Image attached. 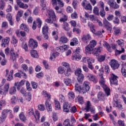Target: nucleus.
<instances>
[{
	"label": "nucleus",
	"instance_id": "obj_3",
	"mask_svg": "<svg viewBox=\"0 0 126 126\" xmlns=\"http://www.w3.org/2000/svg\"><path fill=\"white\" fill-rule=\"evenodd\" d=\"M5 54L7 55V56L10 54V59L12 60L13 63H16V58H19V55L17 53H14V50L12 48L9 51V48L7 47L5 49Z\"/></svg>",
	"mask_w": 126,
	"mask_h": 126
},
{
	"label": "nucleus",
	"instance_id": "obj_39",
	"mask_svg": "<svg viewBox=\"0 0 126 126\" xmlns=\"http://www.w3.org/2000/svg\"><path fill=\"white\" fill-rule=\"evenodd\" d=\"M36 25L38 28H41L42 25V20L40 18H37L36 19Z\"/></svg>",
	"mask_w": 126,
	"mask_h": 126
},
{
	"label": "nucleus",
	"instance_id": "obj_50",
	"mask_svg": "<svg viewBox=\"0 0 126 126\" xmlns=\"http://www.w3.org/2000/svg\"><path fill=\"white\" fill-rule=\"evenodd\" d=\"M58 73H60V74H63L64 73V72H65L64 71V68L62 66H60L58 68Z\"/></svg>",
	"mask_w": 126,
	"mask_h": 126
},
{
	"label": "nucleus",
	"instance_id": "obj_44",
	"mask_svg": "<svg viewBox=\"0 0 126 126\" xmlns=\"http://www.w3.org/2000/svg\"><path fill=\"white\" fill-rule=\"evenodd\" d=\"M22 47L25 50V52H28V46L27 45V43L23 42Z\"/></svg>",
	"mask_w": 126,
	"mask_h": 126
},
{
	"label": "nucleus",
	"instance_id": "obj_33",
	"mask_svg": "<svg viewBox=\"0 0 126 126\" xmlns=\"http://www.w3.org/2000/svg\"><path fill=\"white\" fill-rule=\"evenodd\" d=\"M85 110H86V112H89L91 110V102L90 101L87 102V105Z\"/></svg>",
	"mask_w": 126,
	"mask_h": 126
},
{
	"label": "nucleus",
	"instance_id": "obj_6",
	"mask_svg": "<svg viewBox=\"0 0 126 126\" xmlns=\"http://www.w3.org/2000/svg\"><path fill=\"white\" fill-rule=\"evenodd\" d=\"M74 53L72 57L73 61H79L81 60V56H80V48L78 47L75 51H73Z\"/></svg>",
	"mask_w": 126,
	"mask_h": 126
},
{
	"label": "nucleus",
	"instance_id": "obj_17",
	"mask_svg": "<svg viewBox=\"0 0 126 126\" xmlns=\"http://www.w3.org/2000/svg\"><path fill=\"white\" fill-rule=\"evenodd\" d=\"M38 46V43L36 41V40H34L33 39H31L29 41V46L31 49H35V48H37Z\"/></svg>",
	"mask_w": 126,
	"mask_h": 126
},
{
	"label": "nucleus",
	"instance_id": "obj_61",
	"mask_svg": "<svg viewBox=\"0 0 126 126\" xmlns=\"http://www.w3.org/2000/svg\"><path fill=\"white\" fill-rule=\"evenodd\" d=\"M53 120L54 122H57L58 121L59 117H58V115H57V113H53Z\"/></svg>",
	"mask_w": 126,
	"mask_h": 126
},
{
	"label": "nucleus",
	"instance_id": "obj_64",
	"mask_svg": "<svg viewBox=\"0 0 126 126\" xmlns=\"http://www.w3.org/2000/svg\"><path fill=\"white\" fill-rule=\"evenodd\" d=\"M121 20L122 23H126V17L125 16L121 17Z\"/></svg>",
	"mask_w": 126,
	"mask_h": 126
},
{
	"label": "nucleus",
	"instance_id": "obj_25",
	"mask_svg": "<svg viewBox=\"0 0 126 126\" xmlns=\"http://www.w3.org/2000/svg\"><path fill=\"white\" fill-rule=\"evenodd\" d=\"M45 106L48 112H52V103L50 101V99H47L45 101Z\"/></svg>",
	"mask_w": 126,
	"mask_h": 126
},
{
	"label": "nucleus",
	"instance_id": "obj_51",
	"mask_svg": "<svg viewBox=\"0 0 126 126\" xmlns=\"http://www.w3.org/2000/svg\"><path fill=\"white\" fill-rule=\"evenodd\" d=\"M81 72H82L81 69L78 68L75 71V75L78 76V75H80V74H82Z\"/></svg>",
	"mask_w": 126,
	"mask_h": 126
},
{
	"label": "nucleus",
	"instance_id": "obj_31",
	"mask_svg": "<svg viewBox=\"0 0 126 126\" xmlns=\"http://www.w3.org/2000/svg\"><path fill=\"white\" fill-rule=\"evenodd\" d=\"M68 41V39L66 37L64 36H62L60 38V43H62V44H65V43H67V41Z\"/></svg>",
	"mask_w": 126,
	"mask_h": 126
},
{
	"label": "nucleus",
	"instance_id": "obj_58",
	"mask_svg": "<svg viewBox=\"0 0 126 126\" xmlns=\"http://www.w3.org/2000/svg\"><path fill=\"white\" fill-rule=\"evenodd\" d=\"M70 111L71 113H76V112H77V109H76V107L75 106H74L70 109Z\"/></svg>",
	"mask_w": 126,
	"mask_h": 126
},
{
	"label": "nucleus",
	"instance_id": "obj_63",
	"mask_svg": "<svg viewBox=\"0 0 126 126\" xmlns=\"http://www.w3.org/2000/svg\"><path fill=\"white\" fill-rule=\"evenodd\" d=\"M121 72L123 76H126V70L125 69V68L124 67L122 68Z\"/></svg>",
	"mask_w": 126,
	"mask_h": 126
},
{
	"label": "nucleus",
	"instance_id": "obj_47",
	"mask_svg": "<svg viewBox=\"0 0 126 126\" xmlns=\"http://www.w3.org/2000/svg\"><path fill=\"white\" fill-rule=\"evenodd\" d=\"M19 118L21 121H24L25 120H26V117H25V115H24V113H23V112L20 114Z\"/></svg>",
	"mask_w": 126,
	"mask_h": 126
},
{
	"label": "nucleus",
	"instance_id": "obj_48",
	"mask_svg": "<svg viewBox=\"0 0 126 126\" xmlns=\"http://www.w3.org/2000/svg\"><path fill=\"white\" fill-rule=\"evenodd\" d=\"M78 103H79V104H84V100L83 99V97L78 96Z\"/></svg>",
	"mask_w": 126,
	"mask_h": 126
},
{
	"label": "nucleus",
	"instance_id": "obj_56",
	"mask_svg": "<svg viewBox=\"0 0 126 126\" xmlns=\"http://www.w3.org/2000/svg\"><path fill=\"white\" fill-rule=\"evenodd\" d=\"M58 4L60 5V7L63 6V3L61 0H56V5Z\"/></svg>",
	"mask_w": 126,
	"mask_h": 126
},
{
	"label": "nucleus",
	"instance_id": "obj_57",
	"mask_svg": "<svg viewBox=\"0 0 126 126\" xmlns=\"http://www.w3.org/2000/svg\"><path fill=\"white\" fill-rule=\"evenodd\" d=\"M5 5V3L4 1L1 0L0 2V9H3L4 8V6Z\"/></svg>",
	"mask_w": 126,
	"mask_h": 126
},
{
	"label": "nucleus",
	"instance_id": "obj_55",
	"mask_svg": "<svg viewBox=\"0 0 126 126\" xmlns=\"http://www.w3.org/2000/svg\"><path fill=\"white\" fill-rule=\"evenodd\" d=\"M71 74V69L67 68L66 72L65 73V76H69Z\"/></svg>",
	"mask_w": 126,
	"mask_h": 126
},
{
	"label": "nucleus",
	"instance_id": "obj_18",
	"mask_svg": "<svg viewBox=\"0 0 126 126\" xmlns=\"http://www.w3.org/2000/svg\"><path fill=\"white\" fill-rule=\"evenodd\" d=\"M8 112V111L6 109L2 110L1 112V116L0 117V124H1V123H3V122L5 121V119H6V117H7Z\"/></svg>",
	"mask_w": 126,
	"mask_h": 126
},
{
	"label": "nucleus",
	"instance_id": "obj_2",
	"mask_svg": "<svg viewBox=\"0 0 126 126\" xmlns=\"http://www.w3.org/2000/svg\"><path fill=\"white\" fill-rule=\"evenodd\" d=\"M89 82L88 81L84 82L83 86H80L78 84H76L75 85V90L77 92H79L80 94H85V93L88 92L90 89L89 87Z\"/></svg>",
	"mask_w": 126,
	"mask_h": 126
},
{
	"label": "nucleus",
	"instance_id": "obj_36",
	"mask_svg": "<svg viewBox=\"0 0 126 126\" xmlns=\"http://www.w3.org/2000/svg\"><path fill=\"white\" fill-rule=\"evenodd\" d=\"M42 95L44 97H45V98H48V100L49 99H51V94H48V92L46 91H43L42 92Z\"/></svg>",
	"mask_w": 126,
	"mask_h": 126
},
{
	"label": "nucleus",
	"instance_id": "obj_12",
	"mask_svg": "<svg viewBox=\"0 0 126 126\" xmlns=\"http://www.w3.org/2000/svg\"><path fill=\"white\" fill-rule=\"evenodd\" d=\"M86 77L88 80L90 81H92L94 83H97L98 82V80L97 79V77L95 75L89 73L86 75Z\"/></svg>",
	"mask_w": 126,
	"mask_h": 126
},
{
	"label": "nucleus",
	"instance_id": "obj_35",
	"mask_svg": "<svg viewBox=\"0 0 126 126\" xmlns=\"http://www.w3.org/2000/svg\"><path fill=\"white\" fill-rule=\"evenodd\" d=\"M88 25L89 26V27H90L92 32L93 33H95V29H94V25H93V24H92V23L91 22H89L88 23Z\"/></svg>",
	"mask_w": 126,
	"mask_h": 126
},
{
	"label": "nucleus",
	"instance_id": "obj_15",
	"mask_svg": "<svg viewBox=\"0 0 126 126\" xmlns=\"http://www.w3.org/2000/svg\"><path fill=\"white\" fill-rule=\"evenodd\" d=\"M110 65L112 69L115 70L119 68V67L120 66V64H119V63L118 62V61H117V60H112L110 62Z\"/></svg>",
	"mask_w": 126,
	"mask_h": 126
},
{
	"label": "nucleus",
	"instance_id": "obj_45",
	"mask_svg": "<svg viewBox=\"0 0 126 126\" xmlns=\"http://www.w3.org/2000/svg\"><path fill=\"white\" fill-rule=\"evenodd\" d=\"M55 108L57 109V110H60L61 109V104H60V102L58 100H55Z\"/></svg>",
	"mask_w": 126,
	"mask_h": 126
},
{
	"label": "nucleus",
	"instance_id": "obj_54",
	"mask_svg": "<svg viewBox=\"0 0 126 126\" xmlns=\"http://www.w3.org/2000/svg\"><path fill=\"white\" fill-rule=\"evenodd\" d=\"M6 63H7V60L5 59V58H3L0 62L1 65H2L3 66L6 65Z\"/></svg>",
	"mask_w": 126,
	"mask_h": 126
},
{
	"label": "nucleus",
	"instance_id": "obj_16",
	"mask_svg": "<svg viewBox=\"0 0 126 126\" xmlns=\"http://www.w3.org/2000/svg\"><path fill=\"white\" fill-rule=\"evenodd\" d=\"M48 31H49V28L48 26H45L42 28V33L44 35V40H48V39H49Z\"/></svg>",
	"mask_w": 126,
	"mask_h": 126
},
{
	"label": "nucleus",
	"instance_id": "obj_29",
	"mask_svg": "<svg viewBox=\"0 0 126 126\" xmlns=\"http://www.w3.org/2000/svg\"><path fill=\"white\" fill-rule=\"evenodd\" d=\"M79 43L78 41V39L76 38H73L71 40V42L70 43V46H76Z\"/></svg>",
	"mask_w": 126,
	"mask_h": 126
},
{
	"label": "nucleus",
	"instance_id": "obj_41",
	"mask_svg": "<svg viewBox=\"0 0 126 126\" xmlns=\"http://www.w3.org/2000/svg\"><path fill=\"white\" fill-rule=\"evenodd\" d=\"M93 13L95 15H99V8L97 6H94L93 9Z\"/></svg>",
	"mask_w": 126,
	"mask_h": 126
},
{
	"label": "nucleus",
	"instance_id": "obj_5",
	"mask_svg": "<svg viewBox=\"0 0 126 126\" xmlns=\"http://www.w3.org/2000/svg\"><path fill=\"white\" fill-rule=\"evenodd\" d=\"M27 113L28 116H34L36 120L35 123H36V124H38V123L40 122V113L39 111H35V115H34V109H33V108H31L28 111Z\"/></svg>",
	"mask_w": 126,
	"mask_h": 126
},
{
	"label": "nucleus",
	"instance_id": "obj_13",
	"mask_svg": "<svg viewBox=\"0 0 126 126\" xmlns=\"http://www.w3.org/2000/svg\"><path fill=\"white\" fill-rule=\"evenodd\" d=\"M8 69H6L5 77L8 81H11L13 80V70H11L8 74Z\"/></svg>",
	"mask_w": 126,
	"mask_h": 126
},
{
	"label": "nucleus",
	"instance_id": "obj_4",
	"mask_svg": "<svg viewBox=\"0 0 126 126\" xmlns=\"http://www.w3.org/2000/svg\"><path fill=\"white\" fill-rule=\"evenodd\" d=\"M99 76L100 77V79L99 80V84H100V86L103 88L107 96H110V91L111 90H110V88L105 84V79L104 78V77H103V75H100Z\"/></svg>",
	"mask_w": 126,
	"mask_h": 126
},
{
	"label": "nucleus",
	"instance_id": "obj_43",
	"mask_svg": "<svg viewBox=\"0 0 126 126\" xmlns=\"http://www.w3.org/2000/svg\"><path fill=\"white\" fill-rule=\"evenodd\" d=\"M77 76H78L77 80L78 82H82L84 78V75H83V74H81Z\"/></svg>",
	"mask_w": 126,
	"mask_h": 126
},
{
	"label": "nucleus",
	"instance_id": "obj_60",
	"mask_svg": "<svg viewBox=\"0 0 126 126\" xmlns=\"http://www.w3.org/2000/svg\"><path fill=\"white\" fill-rule=\"evenodd\" d=\"M71 82V80L69 79H64V83L66 85H69V84Z\"/></svg>",
	"mask_w": 126,
	"mask_h": 126
},
{
	"label": "nucleus",
	"instance_id": "obj_59",
	"mask_svg": "<svg viewBox=\"0 0 126 126\" xmlns=\"http://www.w3.org/2000/svg\"><path fill=\"white\" fill-rule=\"evenodd\" d=\"M22 68L23 69L24 71H28V66L25 64H23L21 66Z\"/></svg>",
	"mask_w": 126,
	"mask_h": 126
},
{
	"label": "nucleus",
	"instance_id": "obj_11",
	"mask_svg": "<svg viewBox=\"0 0 126 126\" xmlns=\"http://www.w3.org/2000/svg\"><path fill=\"white\" fill-rule=\"evenodd\" d=\"M71 108V104L68 102H65L63 104V112L68 113Z\"/></svg>",
	"mask_w": 126,
	"mask_h": 126
},
{
	"label": "nucleus",
	"instance_id": "obj_62",
	"mask_svg": "<svg viewBox=\"0 0 126 126\" xmlns=\"http://www.w3.org/2000/svg\"><path fill=\"white\" fill-rule=\"evenodd\" d=\"M63 126H70V123H69V120H66L63 122Z\"/></svg>",
	"mask_w": 126,
	"mask_h": 126
},
{
	"label": "nucleus",
	"instance_id": "obj_20",
	"mask_svg": "<svg viewBox=\"0 0 126 126\" xmlns=\"http://www.w3.org/2000/svg\"><path fill=\"white\" fill-rule=\"evenodd\" d=\"M16 2L17 5H18L20 8H23V9H27V8L29 7L28 4H25L19 0H17Z\"/></svg>",
	"mask_w": 126,
	"mask_h": 126
},
{
	"label": "nucleus",
	"instance_id": "obj_26",
	"mask_svg": "<svg viewBox=\"0 0 126 126\" xmlns=\"http://www.w3.org/2000/svg\"><path fill=\"white\" fill-rule=\"evenodd\" d=\"M57 13H59L60 14L63 15V9L62 7H59V6H56L54 7Z\"/></svg>",
	"mask_w": 126,
	"mask_h": 126
},
{
	"label": "nucleus",
	"instance_id": "obj_32",
	"mask_svg": "<svg viewBox=\"0 0 126 126\" xmlns=\"http://www.w3.org/2000/svg\"><path fill=\"white\" fill-rule=\"evenodd\" d=\"M30 53L32 57L33 58H38V52L35 50H31Z\"/></svg>",
	"mask_w": 126,
	"mask_h": 126
},
{
	"label": "nucleus",
	"instance_id": "obj_10",
	"mask_svg": "<svg viewBox=\"0 0 126 126\" xmlns=\"http://www.w3.org/2000/svg\"><path fill=\"white\" fill-rule=\"evenodd\" d=\"M108 4L109 5L110 8L113 9H118L120 7V5L118 4L115 0H109L107 2Z\"/></svg>",
	"mask_w": 126,
	"mask_h": 126
},
{
	"label": "nucleus",
	"instance_id": "obj_52",
	"mask_svg": "<svg viewBox=\"0 0 126 126\" xmlns=\"http://www.w3.org/2000/svg\"><path fill=\"white\" fill-rule=\"evenodd\" d=\"M31 85L33 88V89H37V87H38V84L34 82H31Z\"/></svg>",
	"mask_w": 126,
	"mask_h": 126
},
{
	"label": "nucleus",
	"instance_id": "obj_34",
	"mask_svg": "<svg viewBox=\"0 0 126 126\" xmlns=\"http://www.w3.org/2000/svg\"><path fill=\"white\" fill-rule=\"evenodd\" d=\"M97 97L99 100H104L105 99V94L102 92H99L98 93Z\"/></svg>",
	"mask_w": 126,
	"mask_h": 126
},
{
	"label": "nucleus",
	"instance_id": "obj_49",
	"mask_svg": "<svg viewBox=\"0 0 126 126\" xmlns=\"http://www.w3.org/2000/svg\"><path fill=\"white\" fill-rule=\"evenodd\" d=\"M99 14L101 17H104L106 15V12H105V9L104 8L101 9Z\"/></svg>",
	"mask_w": 126,
	"mask_h": 126
},
{
	"label": "nucleus",
	"instance_id": "obj_9",
	"mask_svg": "<svg viewBox=\"0 0 126 126\" xmlns=\"http://www.w3.org/2000/svg\"><path fill=\"white\" fill-rule=\"evenodd\" d=\"M117 43L120 47H121L122 48V51L121 50H116L115 51V55L118 56V55H121L122 53H125V48H124V45H125V43H124V40H118Z\"/></svg>",
	"mask_w": 126,
	"mask_h": 126
},
{
	"label": "nucleus",
	"instance_id": "obj_7",
	"mask_svg": "<svg viewBox=\"0 0 126 126\" xmlns=\"http://www.w3.org/2000/svg\"><path fill=\"white\" fill-rule=\"evenodd\" d=\"M63 16H64V18L60 19V21L61 22H64L63 25V29H64L65 31H69L70 30V28L68 27V23L65 22L67 20V17H66L65 15H63Z\"/></svg>",
	"mask_w": 126,
	"mask_h": 126
},
{
	"label": "nucleus",
	"instance_id": "obj_24",
	"mask_svg": "<svg viewBox=\"0 0 126 126\" xmlns=\"http://www.w3.org/2000/svg\"><path fill=\"white\" fill-rule=\"evenodd\" d=\"M103 24L105 28H106V29L108 30V31H111V30H112V28H111V24L110 23V22L107 21V19H104Z\"/></svg>",
	"mask_w": 126,
	"mask_h": 126
},
{
	"label": "nucleus",
	"instance_id": "obj_19",
	"mask_svg": "<svg viewBox=\"0 0 126 126\" xmlns=\"http://www.w3.org/2000/svg\"><path fill=\"white\" fill-rule=\"evenodd\" d=\"M47 13H48V15L49 16V18H52L53 21H57V16H56V14L55 13V11L53 10H50L47 11Z\"/></svg>",
	"mask_w": 126,
	"mask_h": 126
},
{
	"label": "nucleus",
	"instance_id": "obj_23",
	"mask_svg": "<svg viewBox=\"0 0 126 126\" xmlns=\"http://www.w3.org/2000/svg\"><path fill=\"white\" fill-rule=\"evenodd\" d=\"M10 41V38L9 37H6L2 40V43L1 44V47L5 48L6 46H8L9 44V41Z\"/></svg>",
	"mask_w": 126,
	"mask_h": 126
},
{
	"label": "nucleus",
	"instance_id": "obj_21",
	"mask_svg": "<svg viewBox=\"0 0 126 126\" xmlns=\"http://www.w3.org/2000/svg\"><path fill=\"white\" fill-rule=\"evenodd\" d=\"M91 40V36L90 34H84L82 36V41L84 42L85 44L89 43V41Z\"/></svg>",
	"mask_w": 126,
	"mask_h": 126
},
{
	"label": "nucleus",
	"instance_id": "obj_1",
	"mask_svg": "<svg viewBox=\"0 0 126 126\" xmlns=\"http://www.w3.org/2000/svg\"><path fill=\"white\" fill-rule=\"evenodd\" d=\"M96 44L97 43L95 40L91 41L90 44L86 47V52H87V53H89L90 54L92 53L94 56L99 57V55L101 54V51H102V47H98L97 48H95L94 49V47L96 46Z\"/></svg>",
	"mask_w": 126,
	"mask_h": 126
},
{
	"label": "nucleus",
	"instance_id": "obj_30",
	"mask_svg": "<svg viewBox=\"0 0 126 126\" xmlns=\"http://www.w3.org/2000/svg\"><path fill=\"white\" fill-rule=\"evenodd\" d=\"M14 76L15 77H19V78H21L22 76H26V74L24 73L22 70H20V73H16L14 74Z\"/></svg>",
	"mask_w": 126,
	"mask_h": 126
},
{
	"label": "nucleus",
	"instance_id": "obj_28",
	"mask_svg": "<svg viewBox=\"0 0 126 126\" xmlns=\"http://www.w3.org/2000/svg\"><path fill=\"white\" fill-rule=\"evenodd\" d=\"M20 29L21 30H24V31H26V32H29V28L27 25L24 24H22L20 26Z\"/></svg>",
	"mask_w": 126,
	"mask_h": 126
},
{
	"label": "nucleus",
	"instance_id": "obj_14",
	"mask_svg": "<svg viewBox=\"0 0 126 126\" xmlns=\"http://www.w3.org/2000/svg\"><path fill=\"white\" fill-rule=\"evenodd\" d=\"M82 5L84 7L85 9L92 11V5H91V4H90V3H87V0H84V1H83L82 3Z\"/></svg>",
	"mask_w": 126,
	"mask_h": 126
},
{
	"label": "nucleus",
	"instance_id": "obj_53",
	"mask_svg": "<svg viewBox=\"0 0 126 126\" xmlns=\"http://www.w3.org/2000/svg\"><path fill=\"white\" fill-rule=\"evenodd\" d=\"M6 105L5 100L0 101V110H2V107H4Z\"/></svg>",
	"mask_w": 126,
	"mask_h": 126
},
{
	"label": "nucleus",
	"instance_id": "obj_46",
	"mask_svg": "<svg viewBox=\"0 0 126 126\" xmlns=\"http://www.w3.org/2000/svg\"><path fill=\"white\" fill-rule=\"evenodd\" d=\"M40 5L41 6H42V9H46V1H45V0H40Z\"/></svg>",
	"mask_w": 126,
	"mask_h": 126
},
{
	"label": "nucleus",
	"instance_id": "obj_8",
	"mask_svg": "<svg viewBox=\"0 0 126 126\" xmlns=\"http://www.w3.org/2000/svg\"><path fill=\"white\" fill-rule=\"evenodd\" d=\"M9 89V83L6 84L4 86L0 85V94L1 95H6Z\"/></svg>",
	"mask_w": 126,
	"mask_h": 126
},
{
	"label": "nucleus",
	"instance_id": "obj_22",
	"mask_svg": "<svg viewBox=\"0 0 126 126\" xmlns=\"http://www.w3.org/2000/svg\"><path fill=\"white\" fill-rule=\"evenodd\" d=\"M118 76L115 75L114 74H112L111 77L110 78V82L111 84H114L115 85H117L118 84Z\"/></svg>",
	"mask_w": 126,
	"mask_h": 126
},
{
	"label": "nucleus",
	"instance_id": "obj_37",
	"mask_svg": "<svg viewBox=\"0 0 126 126\" xmlns=\"http://www.w3.org/2000/svg\"><path fill=\"white\" fill-rule=\"evenodd\" d=\"M106 59V55H100L98 57V61L99 63H102V62H104L105 59Z\"/></svg>",
	"mask_w": 126,
	"mask_h": 126
},
{
	"label": "nucleus",
	"instance_id": "obj_40",
	"mask_svg": "<svg viewBox=\"0 0 126 126\" xmlns=\"http://www.w3.org/2000/svg\"><path fill=\"white\" fill-rule=\"evenodd\" d=\"M9 93L11 95H13V94H15L16 93V88L15 87H12L9 90Z\"/></svg>",
	"mask_w": 126,
	"mask_h": 126
},
{
	"label": "nucleus",
	"instance_id": "obj_38",
	"mask_svg": "<svg viewBox=\"0 0 126 126\" xmlns=\"http://www.w3.org/2000/svg\"><path fill=\"white\" fill-rule=\"evenodd\" d=\"M68 97L69 99V100H73L74 99V93L72 92H70L68 93Z\"/></svg>",
	"mask_w": 126,
	"mask_h": 126
},
{
	"label": "nucleus",
	"instance_id": "obj_42",
	"mask_svg": "<svg viewBox=\"0 0 126 126\" xmlns=\"http://www.w3.org/2000/svg\"><path fill=\"white\" fill-rule=\"evenodd\" d=\"M59 101H60L61 103H64L65 102V97H64L63 95H59Z\"/></svg>",
	"mask_w": 126,
	"mask_h": 126
},
{
	"label": "nucleus",
	"instance_id": "obj_27",
	"mask_svg": "<svg viewBox=\"0 0 126 126\" xmlns=\"http://www.w3.org/2000/svg\"><path fill=\"white\" fill-rule=\"evenodd\" d=\"M6 18L7 20L9 22L10 25L12 26L13 24H14V23L13 22V20H12V16H11V15L9 13L7 14V15H6Z\"/></svg>",
	"mask_w": 126,
	"mask_h": 126
}]
</instances>
